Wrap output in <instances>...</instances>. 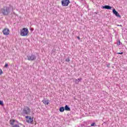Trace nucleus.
I'll use <instances>...</instances> for the list:
<instances>
[{
	"label": "nucleus",
	"instance_id": "obj_8",
	"mask_svg": "<svg viewBox=\"0 0 127 127\" xmlns=\"http://www.w3.org/2000/svg\"><path fill=\"white\" fill-rule=\"evenodd\" d=\"M2 33L4 35H8L9 34V29L5 28L3 30Z\"/></svg>",
	"mask_w": 127,
	"mask_h": 127
},
{
	"label": "nucleus",
	"instance_id": "obj_23",
	"mask_svg": "<svg viewBox=\"0 0 127 127\" xmlns=\"http://www.w3.org/2000/svg\"><path fill=\"white\" fill-rule=\"evenodd\" d=\"M78 80H81V78H78Z\"/></svg>",
	"mask_w": 127,
	"mask_h": 127
},
{
	"label": "nucleus",
	"instance_id": "obj_16",
	"mask_svg": "<svg viewBox=\"0 0 127 127\" xmlns=\"http://www.w3.org/2000/svg\"><path fill=\"white\" fill-rule=\"evenodd\" d=\"M117 45H121V41H117Z\"/></svg>",
	"mask_w": 127,
	"mask_h": 127
},
{
	"label": "nucleus",
	"instance_id": "obj_6",
	"mask_svg": "<svg viewBox=\"0 0 127 127\" xmlns=\"http://www.w3.org/2000/svg\"><path fill=\"white\" fill-rule=\"evenodd\" d=\"M70 3L69 0H62V5L63 6H68Z\"/></svg>",
	"mask_w": 127,
	"mask_h": 127
},
{
	"label": "nucleus",
	"instance_id": "obj_11",
	"mask_svg": "<svg viewBox=\"0 0 127 127\" xmlns=\"http://www.w3.org/2000/svg\"><path fill=\"white\" fill-rule=\"evenodd\" d=\"M102 8L103 9H112V6L108 5H106L105 6H103Z\"/></svg>",
	"mask_w": 127,
	"mask_h": 127
},
{
	"label": "nucleus",
	"instance_id": "obj_18",
	"mask_svg": "<svg viewBox=\"0 0 127 127\" xmlns=\"http://www.w3.org/2000/svg\"><path fill=\"white\" fill-rule=\"evenodd\" d=\"M95 125H96V123H93L92 124H91V127H94V126H95Z\"/></svg>",
	"mask_w": 127,
	"mask_h": 127
},
{
	"label": "nucleus",
	"instance_id": "obj_1",
	"mask_svg": "<svg viewBox=\"0 0 127 127\" xmlns=\"http://www.w3.org/2000/svg\"><path fill=\"white\" fill-rule=\"evenodd\" d=\"M10 10H11V6L10 5L9 6H4L2 9H1V11L3 15H7L10 13Z\"/></svg>",
	"mask_w": 127,
	"mask_h": 127
},
{
	"label": "nucleus",
	"instance_id": "obj_4",
	"mask_svg": "<svg viewBox=\"0 0 127 127\" xmlns=\"http://www.w3.org/2000/svg\"><path fill=\"white\" fill-rule=\"evenodd\" d=\"M23 113L24 115H30V113H31V110L29 107L26 106L23 110Z\"/></svg>",
	"mask_w": 127,
	"mask_h": 127
},
{
	"label": "nucleus",
	"instance_id": "obj_7",
	"mask_svg": "<svg viewBox=\"0 0 127 127\" xmlns=\"http://www.w3.org/2000/svg\"><path fill=\"white\" fill-rule=\"evenodd\" d=\"M26 122L28 124H32L33 123V118H31L30 116H26Z\"/></svg>",
	"mask_w": 127,
	"mask_h": 127
},
{
	"label": "nucleus",
	"instance_id": "obj_17",
	"mask_svg": "<svg viewBox=\"0 0 127 127\" xmlns=\"http://www.w3.org/2000/svg\"><path fill=\"white\" fill-rule=\"evenodd\" d=\"M4 67L5 68H6V67H8V64H7V63H5Z\"/></svg>",
	"mask_w": 127,
	"mask_h": 127
},
{
	"label": "nucleus",
	"instance_id": "obj_22",
	"mask_svg": "<svg viewBox=\"0 0 127 127\" xmlns=\"http://www.w3.org/2000/svg\"><path fill=\"white\" fill-rule=\"evenodd\" d=\"M118 26H122V25H118Z\"/></svg>",
	"mask_w": 127,
	"mask_h": 127
},
{
	"label": "nucleus",
	"instance_id": "obj_19",
	"mask_svg": "<svg viewBox=\"0 0 127 127\" xmlns=\"http://www.w3.org/2000/svg\"><path fill=\"white\" fill-rule=\"evenodd\" d=\"M117 54H120L121 55L124 54V52H121V53H117Z\"/></svg>",
	"mask_w": 127,
	"mask_h": 127
},
{
	"label": "nucleus",
	"instance_id": "obj_21",
	"mask_svg": "<svg viewBox=\"0 0 127 127\" xmlns=\"http://www.w3.org/2000/svg\"><path fill=\"white\" fill-rule=\"evenodd\" d=\"M77 39H78V40H80V37L78 36L77 37Z\"/></svg>",
	"mask_w": 127,
	"mask_h": 127
},
{
	"label": "nucleus",
	"instance_id": "obj_2",
	"mask_svg": "<svg viewBox=\"0 0 127 127\" xmlns=\"http://www.w3.org/2000/svg\"><path fill=\"white\" fill-rule=\"evenodd\" d=\"M28 29L26 28H23L20 32V36H26L27 34H28Z\"/></svg>",
	"mask_w": 127,
	"mask_h": 127
},
{
	"label": "nucleus",
	"instance_id": "obj_13",
	"mask_svg": "<svg viewBox=\"0 0 127 127\" xmlns=\"http://www.w3.org/2000/svg\"><path fill=\"white\" fill-rule=\"evenodd\" d=\"M64 111H65V108L63 107H60V112H61V113L64 112Z\"/></svg>",
	"mask_w": 127,
	"mask_h": 127
},
{
	"label": "nucleus",
	"instance_id": "obj_5",
	"mask_svg": "<svg viewBox=\"0 0 127 127\" xmlns=\"http://www.w3.org/2000/svg\"><path fill=\"white\" fill-rule=\"evenodd\" d=\"M14 123H15V120L14 119H12L9 121V124L12 126V127H20L18 124H14Z\"/></svg>",
	"mask_w": 127,
	"mask_h": 127
},
{
	"label": "nucleus",
	"instance_id": "obj_15",
	"mask_svg": "<svg viewBox=\"0 0 127 127\" xmlns=\"http://www.w3.org/2000/svg\"><path fill=\"white\" fill-rule=\"evenodd\" d=\"M0 105L1 106H3V102L1 100H0Z\"/></svg>",
	"mask_w": 127,
	"mask_h": 127
},
{
	"label": "nucleus",
	"instance_id": "obj_14",
	"mask_svg": "<svg viewBox=\"0 0 127 127\" xmlns=\"http://www.w3.org/2000/svg\"><path fill=\"white\" fill-rule=\"evenodd\" d=\"M66 62H70V59L69 58H67L65 60Z\"/></svg>",
	"mask_w": 127,
	"mask_h": 127
},
{
	"label": "nucleus",
	"instance_id": "obj_3",
	"mask_svg": "<svg viewBox=\"0 0 127 127\" xmlns=\"http://www.w3.org/2000/svg\"><path fill=\"white\" fill-rule=\"evenodd\" d=\"M27 60L29 61H34L36 60V56L35 54H31L27 56Z\"/></svg>",
	"mask_w": 127,
	"mask_h": 127
},
{
	"label": "nucleus",
	"instance_id": "obj_20",
	"mask_svg": "<svg viewBox=\"0 0 127 127\" xmlns=\"http://www.w3.org/2000/svg\"><path fill=\"white\" fill-rule=\"evenodd\" d=\"M2 74V70L0 69V75H1Z\"/></svg>",
	"mask_w": 127,
	"mask_h": 127
},
{
	"label": "nucleus",
	"instance_id": "obj_12",
	"mask_svg": "<svg viewBox=\"0 0 127 127\" xmlns=\"http://www.w3.org/2000/svg\"><path fill=\"white\" fill-rule=\"evenodd\" d=\"M64 110H65V111H71V109H70V108H69V107H68V105H66V106L64 107Z\"/></svg>",
	"mask_w": 127,
	"mask_h": 127
},
{
	"label": "nucleus",
	"instance_id": "obj_9",
	"mask_svg": "<svg viewBox=\"0 0 127 127\" xmlns=\"http://www.w3.org/2000/svg\"><path fill=\"white\" fill-rule=\"evenodd\" d=\"M113 13H114V14H115L116 15V16H117V17H120V18H121V17H122L121 15H120L119 12L118 11H117L116 10V9H115V8L113 9Z\"/></svg>",
	"mask_w": 127,
	"mask_h": 127
},
{
	"label": "nucleus",
	"instance_id": "obj_10",
	"mask_svg": "<svg viewBox=\"0 0 127 127\" xmlns=\"http://www.w3.org/2000/svg\"><path fill=\"white\" fill-rule=\"evenodd\" d=\"M43 104H44V105H45V106H48L49 105H50V101H49V100H46V99H44L42 101Z\"/></svg>",
	"mask_w": 127,
	"mask_h": 127
}]
</instances>
